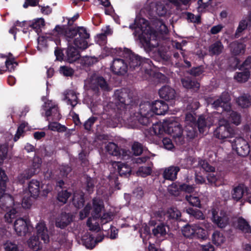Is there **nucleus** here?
<instances>
[{"instance_id": "bb28decb", "label": "nucleus", "mask_w": 251, "mask_h": 251, "mask_svg": "<svg viewBox=\"0 0 251 251\" xmlns=\"http://www.w3.org/2000/svg\"><path fill=\"white\" fill-rule=\"evenodd\" d=\"M45 25V20L43 18H37L32 21H29L27 23V27H30L34 29L36 32L41 31V28Z\"/></svg>"}, {"instance_id": "de8ad7c7", "label": "nucleus", "mask_w": 251, "mask_h": 251, "mask_svg": "<svg viewBox=\"0 0 251 251\" xmlns=\"http://www.w3.org/2000/svg\"><path fill=\"white\" fill-rule=\"evenodd\" d=\"M226 112L229 113V119L233 124L238 126L241 123V117L239 113L236 111H232L231 109L230 111Z\"/></svg>"}, {"instance_id": "b1692460", "label": "nucleus", "mask_w": 251, "mask_h": 251, "mask_svg": "<svg viewBox=\"0 0 251 251\" xmlns=\"http://www.w3.org/2000/svg\"><path fill=\"white\" fill-rule=\"evenodd\" d=\"M36 236L41 238V240L43 241L45 243H48L49 242V236L45 224L43 223H38L36 226Z\"/></svg>"}, {"instance_id": "7ed1b4c3", "label": "nucleus", "mask_w": 251, "mask_h": 251, "mask_svg": "<svg viewBox=\"0 0 251 251\" xmlns=\"http://www.w3.org/2000/svg\"><path fill=\"white\" fill-rule=\"evenodd\" d=\"M123 55L127 62L129 71H139L143 67L147 69L153 64L150 59L143 58L127 48L124 49Z\"/></svg>"}, {"instance_id": "f03ea898", "label": "nucleus", "mask_w": 251, "mask_h": 251, "mask_svg": "<svg viewBox=\"0 0 251 251\" xmlns=\"http://www.w3.org/2000/svg\"><path fill=\"white\" fill-rule=\"evenodd\" d=\"M147 22L144 18H136L134 23L129 25V28L134 30L133 34L140 40L143 45L151 50L158 46V43L155 45L151 43L152 31L150 29L149 26L148 27V29H147Z\"/></svg>"}, {"instance_id": "09e8293b", "label": "nucleus", "mask_w": 251, "mask_h": 251, "mask_svg": "<svg viewBox=\"0 0 251 251\" xmlns=\"http://www.w3.org/2000/svg\"><path fill=\"white\" fill-rule=\"evenodd\" d=\"M204 67L203 65H200L197 67H193L189 71H187V73L192 76L197 77L200 76L204 72Z\"/></svg>"}, {"instance_id": "2eb2a0df", "label": "nucleus", "mask_w": 251, "mask_h": 251, "mask_svg": "<svg viewBox=\"0 0 251 251\" xmlns=\"http://www.w3.org/2000/svg\"><path fill=\"white\" fill-rule=\"evenodd\" d=\"M106 151L113 156L121 157L122 159H125L127 155V151L123 149H121L118 146L113 142H109L105 146Z\"/></svg>"}, {"instance_id": "603ef678", "label": "nucleus", "mask_w": 251, "mask_h": 251, "mask_svg": "<svg viewBox=\"0 0 251 251\" xmlns=\"http://www.w3.org/2000/svg\"><path fill=\"white\" fill-rule=\"evenodd\" d=\"M185 199L191 205L199 208L201 207V201L198 197L186 195Z\"/></svg>"}, {"instance_id": "0e129e2a", "label": "nucleus", "mask_w": 251, "mask_h": 251, "mask_svg": "<svg viewBox=\"0 0 251 251\" xmlns=\"http://www.w3.org/2000/svg\"><path fill=\"white\" fill-rule=\"evenodd\" d=\"M212 107L216 110H219V108H221V113H223L224 111H226V105L222 101V100L220 99L219 98L215 100L212 104Z\"/></svg>"}, {"instance_id": "ddd939ff", "label": "nucleus", "mask_w": 251, "mask_h": 251, "mask_svg": "<svg viewBox=\"0 0 251 251\" xmlns=\"http://www.w3.org/2000/svg\"><path fill=\"white\" fill-rule=\"evenodd\" d=\"M212 220L213 222L220 228H224L228 223V218L226 213L221 211L219 213L215 209L212 210Z\"/></svg>"}, {"instance_id": "72a5a7b5", "label": "nucleus", "mask_w": 251, "mask_h": 251, "mask_svg": "<svg viewBox=\"0 0 251 251\" xmlns=\"http://www.w3.org/2000/svg\"><path fill=\"white\" fill-rule=\"evenodd\" d=\"M94 237L90 233L85 234L82 237V240L83 244L86 248L92 250L95 246V243L94 242Z\"/></svg>"}, {"instance_id": "4be33fe9", "label": "nucleus", "mask_w": 251, "mask_h": 251, "mask_svg": "<svg viewBox=\"0 0 251 251\" xmlns=\"http://www.w3.org/2000/svg\"><path fill=\"white\" fill-rule=\"evenodd\" d=\"M248 28L251 30V12L249 13L245 19L241 20L235 32V36L237 38L240 36V34L245 29Z\"/></svg>"}, {"instance_id": "680f3d73", "label": "nucleus", "mask_w": 251, "mask_h": 251, "mask_svg": "<svg viewBox=\"0 0 251 251\" xmlns=\"http://www.w3.org/2000/svg\"><path fill=\"white\" fill-rule=\"evenodd\" d=\"M187 212L193 215L196 218L198 219L203 220L204 219V216L202 212L198 209H194L193 208H188L187 209Z\"/></svg>"}, {"instance_id": "0eeeda50", "label": "nucleus", "mask_w": 251, "mask_h": 251, "mask_svg": "<svg viewBox=\"0 0 251 251\" xmlns=\"http://www.w3.org/2000/svg\"><path fill=\"white\" fill-rule=\"evenodd\" d=\"M118 101L116 106L118 113L122 118L123 114L126 113V110L129 106L130 103L132 101V99L129 97V94L126 92L117 91L116 93Z\"/></svg>"}, {"instance_id": "5701e85b", "label": "nucleus", "mask_w": 251, "mask_h": 251, "mask_svg": "<svg viewBox=\"0 0 251 251\" xmlns=\"http://www.w3.org/2000/svg\"><path fill=\"white\" fill-rule=\"evenodd\" d=\"M231 54L236 56L245 52L246 46L242 43L235 41L231 42L229 46Z\"/></svg>"}, {"instance_id": "69168bd1", "label": "nucleus", "mask_w": 251, "mask_h": 251, "mask_svg": "<svg viewBox=\"0 0 251 251\" xmlns=\"http://www.w3.org/2000/svg\"><path fill=\"white\" fill-rule=\"evenodd\" d=\"M3 247L5 251H19L18 245L10 241H7L3 244Z\"/></svg>"}, {"instance_id": "a19ab883", "label": "nucleus", "mask_w": 251, "mask_h": 251, "mask_svg": "<svg viewBox=\"0 0 251 251\" xmlns=\"http://www.w3.org/2000/svg\"><path fill=\"white\" fill-rule=\"evenodd\" d=\"M72 193L67 190L62 189L60 191H58L57 196V200L61 203V204L66 203L69 198L71 196Z\"/></svg>"}, {"instance_id": "f704fd0d", "label": "nucleus", "mask_w": 251, "mask_h": 251, "mask_svg": "<svg viewBox=\"0 0 251 251\" xmlns=\"http://www.w3.org/2000/svg\"><path fill=\"white\" fill-rule=\"evenodd\" d=\"M181 217L180 211L176 207H171L167 211V221L168 220H178Z\"/></svg>"}, {"instance_id": "c03bdc74", "label": "nucleus", "mask_w": 251, "mask_h": 251, "mask_svg": "<svg viewBox=\"0 0 251 251\" xmlns=\"http://www.w3.org/2000/svg\"><path fill=\"white\" fill-rule=\"evenodd\" d=\"M152 231L153 234L157 237L164 236L167 234L166 226L164 223L159 224L152 230Z\"/></svg>"}, {"instance_id": "f8f14e48", "label": "nucleus", "mask_w": 251, "mask_h": 251, "mask_svg": "<svg viewBox=\"0 0 251 251\" xmlns=\"http://www.w3.org/2000/svg\"><path fill=\"white\" fill-rule=\"evenodd\" d=\"M110 67L112 72L118 75H124L128 70L127 62L125 58L114 59Z\"/></svg>"}, {"instance_id": "e2e57ef3", "label": "nucleus", "mask_w": 251, "mask_h": 251, "mask_svg": "<svg viewBox=\"0 0 251 251\" xmlns=\"http://www.w3.org/2000/svg\"><path fill=\"white\" fill-rule=\"evenodd\" d=\"M98 120L97 117L91 116L83 124L84 128L87 130L90 131L92 126Z\"/></svg>"}, {"instance_id": "2f4dec72", "label": "nucleus", "mask_w": 251, "mask_h": 251, "mask_svg": "<svg viewBox=\"0 0 251 251\" xmlns=\"http://www.w3.org/2000/svg\"><path fill=\"white\" fill-rule=\"evenodd\" d=\"M96 183V181L95 178L86 176V180L84 184V188L86 192L89 194L93 193L95 190Z\"/></svg>"}, {"instance_id": "412c9836", "label": "nucleus", "mask_w": 251, "mask_h": 251, "mask_svg": "<svg viewBox=\"0 0 251 251\" xmlns=\"http://www.w3.org/2000/svg\"><path fill=\"white\" fill-rule=\"evenodd\" d=\"M183 86L187 89H191L193 91H197L200 87V84L194 78L186 76L181 80Z\"/></svg>"}, {"instance_id": "7c9ffc66", "label": "nucleus", "mask_w": 251, "mask_h": 251, "mask_svg": "<svg viewBox=\"0 0 251 251\" xmlns=\"http://www.w3.org/2000/svg\"><path fill=\"white\" fill-rule=\"evenodd\" d=\"M237 227L243 232L246 233H251V227L250 225L242 217H239L237 220Z\"/></svg>"}, {"instance_id": "393cba45", "label": "nucleus", "mask_w": 251, "mask_h": 251, "mask_svg": "<svg viewBox=\"0 0 251 251\" xmlns=\"http://www.w3.org/2000/svg\"><path fill=\"white\" fill-rule=\"evenodd\" d=\"M224 46L220 41H217L208 47V52L210 56H218L224 50Z\"/></svg>"}, {"instance_id": "f257e3e1", "label": "nucleus", "mask_w": 251, "mask_h": 251, "mask_svg": "<svg viewBox=\"0 0 251 251\" xmlns=\"http://www.w3.org/2000/svg\"><path fill=\"white\" fill-rule=\"evenodd\" d=\"M8 178L4 170L0 168V207L7 212L4 216V220L8 223H12L19 211L16 206L13 197L5 193L6 183Z\"/></svg>"}, {"instance_id": "864d4df0", "label": "nucleus", "mask_w": 251, "mask_h": 251, "mask_svg": "<svg viewBox=\"0 0 251 251\" xmlns=\"http://www.w3.org/2000/svg\"><path fill=\"white\" fill-rule=\"evenodd\" d=\"M219 98L222 100V101L226 105V111H230L231 109V105L229 103L230 97L228 93L226 92H223Z\"/></svg>"}, {"instance_id": "a211bd4d", "label": "nucleus", "mask_w": 251, "mask_h": 251, "mask_svg": "<svg viewBox=\"0 0 251 251\" xmlns=\"http://www.w3.org/2000/svg\"><path fill=\"white\" fill-rule=\"evenodd\" d=\"M180 171V168L176 166H171L166 168L162 176L165 179L174 181L177 178V173Z\"/></svg>"}, {"instance_id": "37998d69", "label": "nucleus", "mask_w": 251, "mask_h": 251, "mask_svg": "<svg viewBox=\"0 0 251 251\" xmlns=\"http://www.w3.org/2000/svg\"><path fill=\"white\" fill-rule=\"evenodd\" d=\"M151 132L156 135H161L163 132L166 133V127L161 122H156L152 125Z\"/></svg>"}, {"instance_id": "5fc2aeb1", "label": "nucleus", "mask_w": 251, "mask_h": 251, "mask_svg": "<svg viewBox=\"0 0 251 251\" xmlns=\"http://www.w3.org/2000/svg\"><path fill=\"white\" fill-rule=\"evenodd\" d=\"M60 74L64 76H72L74 75V70L68 66H61L59 69Z\"/></svg>"}, {"instance_id": "dca6fc26", "label": "nucleus", "mask_w": 251, "mask_h": 251, "mask_svg": "<svg viewBox=\"0 0 251 251\" xmlns=\"http://www.w3.org/2000/svg\"><path fill=\"white\" fill-rule=\"evenodd\" d=\"M73 217L71 213L62 212L56 219L55 226L61 229H64L73 221Z\"/></svg>"}, {"instance_id": "a878e982", "label": "nucleus", "mask_w": 251, "mask_h": 251, "mask_svg": "<svg viewBox=\"0 0 251 251\" xmlns=\"http://www.w3.org/2000/svg\"><path fill=\"white\" fill-rule=\"evenodd\" d=\"M92 203V215L94 217L98 218L100 216L102 209L104 207L103 201L95 198L93 199Z\"/></svg>"}, {"instance_id": "39448f33", "label": "nucleus", "mask_w": 251, "mask_h": 251, "mask_svg": "<svg viewBox=\"0 0 251 251\" xmlns=\"http://www.w3.org/2000/svg\"><path fill=\"white\" fill-rule=\"evenodd\" d=\"M42 160L39 157L34 158L31 166L19 176V181L24 183L25 180L30 179L33 176L39 173L41 171Z\"/></svg>"}, {"instance_id": "49530a36", "label": "nucleus", "mask_w": 251, "mask_h": 251, "mask_svg": "<svg viewBox=\"0 0 251 251\" xmlns=\"http://www.w3.org/2000/svg\"><path fill=\"white\" fill-rule=\"evenodd\" d=\"M195 126L201 133H203L206 127V122L203 116H200L196 121Z\"/></svg>"}, {"instance_id": "6e6552de", "label": "nucleus", "mask_w": 251, "mask_h": 251, "mask_svg": "<svg viewBox=\"0 0 251 251\" xmlns=\"http://www.w3.org/2000/svg\"><path fill=\"white\" fill-rule=\"evenodd\" d=\"M232 148L239 156H246L250 152V146L242 137H236L232 141Z\"/></svg>"}, {"instance_id": "f3484780", "label": "nucleus", "mask_w": 251, "mask_h": 251, "mask_svg": "<svg viewBox=\"0 0 251 251\" xmlns=\"http://www.w3.org/2000/svg\"><path fill=\"white\" fill-rule=\"evenodd\" d=\"M168 104L164 101L157 100L152 102L153 114L164 115L168 111Z\"/></svg>"}, {"instance_id": "423d86ee", "label": "nucleus", "mask_w": 251, "mask_h": 251, "mask_svg": "<svg viewBox=\"0 0 251 251\" xmlns=\"http://www.w3.org/2000/svg\"><path fill=\"white\" fill-rule=\"evenodd\" d=\"M42 191V195L46 196L51 191V189L48 186L43 184L41 185L40 182L35 179H32L28 183V191L30 194V197L34 199H36L41 192Z\"/></svg>"}, {"instance_id": "052dcab7", "label": "nucleus", "mask_w": 251, "mask_h": 251, "mask_svg": "<svg viewBox=\"0 0 251 251\" xmlns=\"http://www.w3.org/2000/svg\"><path fill=\"white\" fill-rule=\"evenodd\" d=\"M132 150L134 155L139 156L143 152V145L138 142H135L132 146Z\"/></svg>"}, {"instance_id": "6ab92c4d", "label": "nucleus", "mask_w": 251, "mask_h": 251, "mask_svg": "<svg viewBox=\"0 0 251 251\" xmlns=\"http://www.w3.org/2000/svg\"><path fill=\"white\" fill-rule=\"evenodd\" d=\"M159 95L161 98L165 100H174L175 98V90L169 86H164L160 88L158 92Z\"/></svg>"}, {"instance_id": "20e7f679", "label": "nucleus", "mask_w": 251, "mask_h": 251, "mask_svg": "<svg viewBox=\"0 0 251 251\" xmlns=\"http://www.w3.org/2000/svg\"><path fill=\"white\" fill-rule=\"evenodd\" d=\"M234 134V127L226 120L219 121L218 126L213 132L214 136L221 140L231 138Z\"/></svg>"}, {"instance_id": "3c124183", "label": "nucleus", "mask_w": 251, "mask_h": 251, "mask_svg": "<svg viewBox=\"0 0 251 251\" xmlns=\"http://www.w3.org/2000/svg\"><path fill=\"white\" fill-rule=\"evenodd\" d=\"M96 85L104 91H108V84L102 76H98L95 79Z\"/></svg>"}, {"instance_id": "774afa93", "label": "nucleus", "mask_w": 251, "mask_h": 251, "mask_svg": "<svg viewBox=\"0 0 251 251\" xmlns=\"http://www.w3.org/2000/svg\"><path fill=\"white\" fill-rule=\"evenodd\" d=\"M32 201L30 197H24L22 200V204L18 203V205L20 206V209L29 208L32 204Z\"/></svg>"}, {"instance_id": "4d7b16f0", "label": "nucleus", "mask_w": 251, "mask_h": 251, "mask_svg": "<svg viewBox=\"0 0 251 251\" xmlns=\"http://www.w3.org/2000/svg\"><path fill=\"white\" fill-rule=\"evenodd\" d=\"M5 68L10 72L14 71L18 65V63L15 60L14 58H8L5 61Z\"/></svg>"}, {"instance_id": "58836bf2", "label": "nucleus", "mask_w": 251, "mask_h": 251, "mask_svg": "<svg viewBox=\"0 0 251 251\" xmlns=\"http://www.w3.org/2000/svg\"><path fill=\"white\" fill-rule=\"evenodd\" d=\"M226 240L225 237L223 235V234L219 231H215L212 235V241L214 244L218 246H220L223 244Z\"/></svg>"}, {"instance_id": "1a4fd4ad", "label": "nucleus", "mask_w": 251, "mask_h": 251, "mask_svg": "<svg viewBox=\"0 0 251 251\" xmlns=\"http://www.w3.org/2000/svg\"><path fill=\"white\" fill-rule=\"evenodd\" d=\"M84 27L79 26L77 28H72L66 26V25H59L55 26L54 30L56 31L58 34L63 35L66 39L70 41V39H73L75 37L77 36L80 31V28H83Z\"/></svg>"}, {"instance_id": "c9c22d12", "label": "nucleus", "mask_w": 251, "mask_h": 251, "mask_svg": "<svg viewBox=\"0 0 251 251\" xmlns=\"http://www.w3.org/2000/svg\"><path fill=\"white\" fill-rule=\"evenodd\" d=\"M194 237L205 240L208 238V232L207 230L196 224Z\"/></svg>"}, {"instance_id": "9d476101", "label": "nucleus", "mask_w": 251, "mask_h": 251, "mask_svg": "<svg viewBox=\"0 0 251 251\" xmlns=\"http://www.w3.org/2000/svg\"><path fill=\"white\" fill-rule=\"evenodd\" d=\"M13 226L19 236H25L26 233L30 232L32 229V226L28 220L21 217L15 220Z\"/></svg>"}, {"instance_id": "a18cd8bd", "label": "nucleus", "mask_w": 251, "mask_h": 251, "mask_svg": "<svg viewBox=\"0 0 251 251\" xmlns=\"http://www.w3.org/2000/svg\"><path fill=\"white\" fill-rule=\"evenodd\" d=\"M237 102L243 108L248 107L251 105V99L249 95L244 94L238 98Z\"/></svg>"}, {"instance_id": "6e6d98bb", "label": "nucleus", "mask_w": 251, "mask_h": 251, "mask_svg": "<svg viewBox=\"0 0 251 251\" xmlns=\"http://www.w3.org/2000/svg\"><path fill=\"white\" fill-rule=\"evenodd\" d=\"M169 193L173 196H178L179 195L180 189H179V185L176 182H173L168 187Z\"/></svg>"}, {"instance_id": "8fccbe9b", "label": "nucleus", "mask_w": 251, "mask_h": 251, "mask_svg": "<svg viewBox=\"0 0 251 251\" xmlns=\"http://www.w3.org/2000/svg\"><path fill=\"white\" fill-rule=\"evenodd\" d=\"M73 204L77 208L79 209L83 207L85 200L83 195H75L73 199Z\"/></svg>"}, {"instance_id": "c85d7f7f", "label": "nucleus", "mask_w": 251, "mask_h": 251, "mask_svg": "<svg viewBox=\"0 0 251 251\" xmlns=\"http://www.w3.org/2000/svg\"><path fill=\"white\" fill-rule=\"evenodd\" d=\"M45 115L47 117L51 116L52 120H59L61 117L59 108L56 105L51 106L46 110Z\"/></svg>"}, {"instance_id": "cd10ccee", "label": "nucleus", "mask_w": 251, "mask_h": 251, "mask_svg": "<svg viewBox=\"0 0 251 251\" xmlns=\"http://www.w3.org/2000/svg\"><path fill=\"white\" fill-rule=\"evenodd\" d=\"M116 166H117V170L120 176L127 177L130 175L131 168L128 164L118 162L116 163Z\"/></svg>"}, {"instance_id": "bf43d9fd", "label": "nucleus", "mask_w": 251, "mask_h": 251, "mask_svg": "<svg viewBox=\"0 0 251 251\" xmlns=\"http://www.w3.org/2000/svg\"><path fill=\"white\" fill-rule=\"evenodd\" d=\"M186 135L190 139H193L197 135L198 130L194 126H186Z\"/></svg>"}, {"instance_id": "aec40b11", "label": "nucleus", "mask_w": 251, "mask_h": 251, "mask_svg": "<svg viewBox=\"0 0 251 251\" xmlns=\"http://www.w3.org/2000/svg\"><path fill=\"white\" fill-rule=\"evenodd\" d=\"M65 60L72 63L78 59L80 56L77 49L73 46H69L66 49Z\"/></svg>"}, {"instance_id": "c756f323", "label": "nucleus", "mask_w": 251, "mask_h": 251, "mask_svg": "<svg viewBox=\"0 0 251 251\" xmlns=\"http://www.w3.org/2000/svg\"><path fill=\"white\" fill-rule=\"evenodd\" d=\"M139 107V112L141 115L153 116L152 103L151 104L149 101L141 103Z\"/></svg>"}, {"instance_id": "e433bc0d", "label": "nucleus", "mask_w": 251, "mask_h": 251, "mask_svg": "<svg viewBox=\"0 0 251 251\" xmlns=\"http://www.w3.org/2000/svg\"><path fill=\"white\" fill-rule=\"evenodd\" d=\"M250 75V71L249 69H245L243 72L236 73L234 78L238 82H245L248 81Z\"/></svg>"}, {"instance_id": "338daca9", "label": "nucleus", "mask_w": 251, "mask_h": 251, "mask_svg": "<svg viewBox=\"0 0 251 251\" xmlns=\"http://www.w3.org/2000/svg\"><path fill=\"white\" fill-rule=\"evenodd\" d=\"M199 163L201 168L206 172H214L215 171V168L210 165L206 160H201Z\"/></svg>"}, {"instance_id": "ea45409f", "label": "nucleus", "mask_w": 251, "mask_h": 251, "mask_svg": "<svg viewBox=\"0 0 251 251\" xmlns=\"http://www.w3.org/2000/svg\"><path fill=\"white\" fill-rule=\"evenodd\" d=\"M40 239H41V238H38L36 236L31 237L28 242L29 247L34 251H37L41 249L42 244L39 241Z\"/></svg>"}, {"instance_id": "4c0bfd02", "label": "nucleus", "mask_w": 251, "mask_h": 251, "mask_svg": "<svg viewBox=\"0 0 251 251\" xmlns=\"http://www.w3.org/2000/svg\"><path fill=\"white\" fill-rule=\"evenodd\" d=\"M67 100V104H70L73 109L78 103V99L76 94L74 91H70L65 96Z\"/></svg>"}, {"instance_id": "473e14b6", "label": "nucleus", "mask_w": 251, "mask_h": 251, "mask_svg": "<svg viewBox=\"0 0 251 251\" xmlns=\"http://www.w3.org/2000/svg\"><path fill=\"white\" fill-rule=\"evenodd\" d=\"M245 192L247 193V188L244 189L243 186L238 185L233 190L232 192V199L236 201H239L242 199Z\"/></svg>"}, {"instance_id": "79ce46f5", "label": "nucleus", "mask_w": 251, "mask_h": 251, "mask_svg": "<svg viewBox=\"0 0 251 251\" xmlns=\"http://www.w3.org/2000/svg\"><path fill=\"white\" fill-rule=\"evenodd\" d=\"M196 224L192 226L187 225L184 226L182 229L183 236L186 238H193L195 236Z\"/></svg>"}, {"instance_id": "4468645a", "label": "nucleus", "mask_w": 251, "mask_h": 251, "mask_svg": "<svg viewBox=\"0 0 251 251\" xmlns=\"http://www.w3.org/2000/svg\"><path fill=\"white\" fill-rule=\"evenodd\" d=\"M90 37V34L87 32L85 28H80V31L78 36L75 39L74 43L76 47L82 50H85L88 47L87 39Z\"/></svg>"}, {"instance_id": "9b49d317", "label": "nucleus", "mask_w": 251, "mask_h": 251, "mask_svg": "<svg viewBox=\"0 0 251 251\" xmlns=\"http://www.w3.org/2000/svg\"><path fill=\"white\" fill-rule=\"evenodd\" d=\"M166 133L172 136L176 142L178 140L180 144H182L183 142V129L180 124L176 122L169 123L166 126Z\"/></svg>"}, {"instance_id": "13d9d810", "label": "nucleus", "mask_w": 251, "mask_h": 251, "mask_svg": "<svg viewBox=\"0 0 251 251\" xmlns=\"http://www.w3.org/2000/svg\"><path fill=\"white\" fill-rule=\"evenodd\" d=\"M239 60L237 59L236 66L239 70L249 69L250 71L251 69V56H248L241 65H239Z\"/></svg>"}]
</instances>
